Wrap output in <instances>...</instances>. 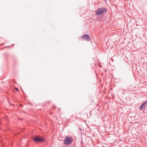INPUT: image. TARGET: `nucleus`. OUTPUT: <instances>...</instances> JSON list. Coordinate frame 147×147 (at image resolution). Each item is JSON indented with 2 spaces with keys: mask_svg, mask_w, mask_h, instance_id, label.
Returning a JSON list of instances; mask_svg holds the SVG:
<instances>
[{
  "mask_svg": "<svg viewBox=\"0 0 147 147\" xmlns=\"http://www.w3.org/2000/svg\"><path fill=\"white\" fill-rule=\"evenodd\" d=\"M107 11V9L105 8H99L97 9L96 14L97 15H100L106 12Z\"/></svg>",
  "mask_w": 147,
  "mask_h": 147,
  "instance_id": "f257e3e1",
  "label": "nucleus"
},
{
  "mask_svg": "<svg viewBox=\"0 0 147 147\" xmlns=\"http://www.w3.org/2000/svg\"><path fill=\"white\" fill-rule=\"evenodd\" d=\"M73 141L72 138L66 136L64 140V144L65 145H69L71 144Z\"/></svg>",
  "mask_w": 147,
  "mask_h": 147,
  "instance_id": "f03ea898",
  "label": "nucleus"
},
{
  "mask_svg": "<svg viewBox=\"0 0 147 147\" xmlns=\"http://www.w3.org/2000/svg\"><path fill=\"white\" fill-rule=\"evenodd\" d=\"M33 140L34 141L37 142H42L44 140L43 138L38 136H36L33 138Z\"/></svg>",
  "mask_w": 147,
  "mask_h": 147,
  "instance_id": "7ed1b4c3",
  "label": "nucleus"
},
{
  "mask_svg": "<svg viewBox=\"0 0 147 147\" xmlns=\"http://www.w3.org/2000/svg\"><path fill=\"white\" fill-rule=\"evenodd\" d=\"M81 37L87 41H89L90 40V36L88 35H82Z\"/></svg>",
  "mask_w": 147,
  "mask_h": 147,
  "instance_id": "20e7f679",
  "label": "nucleus"
},
{
  "mask_svg": "<svg viewBox=\"0 0 147 147\" xmlns=\"http://www.w3.org/2000/svg\"><path fill=\"white\" fill-rule=\"evenodd\" d=\"M147 103V101H146L145 102L142 103V106H144L143 107H144H144H145V106L146 105Z\"/></svg>",
  "mask_w": 147,
  "mask_h": 147,
  "instance_id": "39448f33",
  "label": "nucleus"
},
{
  "mask_svg": "<svg viewBox=\"0 0 147 147\" xmlns=\"http://www.w3.org/2000/svg\"><path fill=\"white\" fill-rule=\"evenodd\" d=\"M144 106H142V105H141V106H140V110H141L142 109H143L144 108Z\"/></svg>",
  "mask_w": 147,
  "mask_h": 147,
  "instance_id": "423d86ee",
  "label": "nucleus"
},
{
  "mask_svg": "<svg viewBox=\"0 0 147 147\" xmlns=\"http://www.w3.org/2000/svg\"><path fill=\"white\" fill-rule=\"evenodd\" d=\"M79 130L81 131H82V128L81 127H80L79 128Z\"/></svg>",
  "mask_w": 147,
  "mask_h": 147,
  "instance_id": "0eeeda50",
  "label": "nucleus"
},
{
  "mask_svg": "<svg viewBox=\"0 0 147 147\" xmlns=\"http://www.w3.org/2000/svg\"><path fill=\"white\" fill-rule=\"evenodd\" d=\"M15 89L17 91H18V88L15 87Z\"/></svg>",
  "mask_w": 147,
  "mask_h": 147,
  "instance_id": "6e6552de",
  "label": "nucleus"
}]
</instances>
